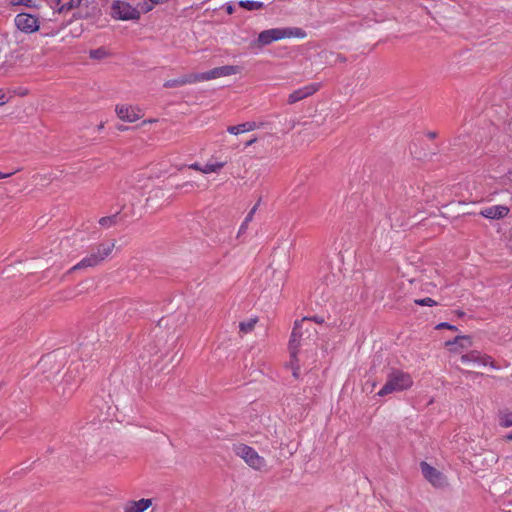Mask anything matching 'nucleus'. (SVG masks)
I'll list each match as a JSON object with an SVG mask.
<instances>
[{"instance_id":"412c9836","label":"nucleus","mask_w":512,"mask_h":512,"mask_svg":"<svg viewBox=\"0 0 512 512\" xmlns=\"http://www.w3.org/2000/svg\"><path fill=\"white\" fill-rule=\"evenodd\" d=\"M256 323H257L256 318H250L246 321H243L239 324L240 331L243 333H249L254 329Z\"/></svg>"},{"instance_id":"7ed1b4c3","label":"nucleus","mask_w":512,"mask_h":512,"mask_svg":"<svg viewBox=\"0 0 512 512\" xmlns=\"http://www.w3.org/2000/svg\"><path fill=\"white\" fill-rule=\"evenodd\" d=\"M413 385V379L407 372L394 369L388 375L386 383L378 391L379 396H386L394 392H401L409 389Z\"/></svg>"},{"instance_id":"393cba45","label":"nucleus","mask_w":512,"mask_h":512,"mask_svg":"<svg viewBox=\"0 0 512 512\" xmlns=\"http://www.w3.org/2000/svg\"><path fill=\"white\" fill-rule=\"evenodd\" d=\"M9 3H10L12 6H19V5H23V6H26V7H29V8L36 7V5H35V3L33 2V0H9Z\"/></svg>"},{"instance_id":"dca6fc26","label":"nucleus","mask_w":512,"mask_h":512,"mask_svg":"<svg viewBox=\"0 0 512 512\" xmlns=\"http://www.w3.org/2000/svg\"><path fill=\"white\" fill-rule=\"evenodd\" d=\"M196 83L195 74L191 73L188 75L181 76L176 79L167 80L164 83V87L166 88H174V87H181L187 84H194Z\"/></svg>"},{"instance_id":"9d476101","label":"nucleus","mask_w":512,"mask_h":512,"mask_svg":"<svg viewBox=\"0 0 512 512\" xmlns=\"http://www.w3.org/2000/svg\"><path fill=\"white\" fill-rule=\"evenodd\" d=\"M421 471L425 479L433 486L442 487L445 485L446 480L443 474L426 462L421 463Z\"/></svg>"},{"instance_id":"58836bf2","label":"nucleus","mask_w":512,"mask_h":512,"mask_svg":"<svg viewBox=\"0 0 512 512\" xmlns=\"http://www.w3.org/2000/svg\"><path fill=\"white\" fill-rule=\"evenodd\" d=\"M256 210H257V205H255V206H254V207L249 211V214H251V215H253V216H254V214H255Z\"/></svg>"},{"instance_id":"4be33fe9","label":"nucleus","mask_w":512,"mask_h":512,"mask_svg":"<svg viewBox=\"0 0 512 512\" xmlns=\"http://www.w3.org/2000/svg\"><path fill=\"white\" fill-rule=\"evenodd\" d=\"M499 424L503 427L512 426V412L502 411L499 415Z\"/></svg>"},{"instance_id":"72a5a7b5","label":"nucleus","mask_w":512,"mask_h":512,"mask_svg":"<svg viewBox=\"0 0 512 512\" xmlns=\"http://www.w3.org/2000/svg\"><path fill=\"white\" fill-rule=\"evenodd\" d=\"M253 217H254L253 215L248 213L244 219L245 225H249V223L252 221Z\"/></svg>"},{"instance_id":"f257e3e1","label":"nucleus","mask_w":512,"mask_h":512,"mask_svg":"<svg viewBox=\"0 0 512 512\" xmlns=\"http://www.w3.org/2000/svg\"><path fill=\"white\" fill-rule=\"evenodd\" d=\"M313 320L316 323H322L324 320L321 317L315 316L313 318H303L301 320H297L294 323V327L291 333L290 341H289V351L291 360L289 362L290 368L292 370V374L295 378L299 375L300 367L298 365V360L296 358L298 349L306 344V339L303 338V326L306 322Z\"/></svg>"},{"instance_id":"39448f33","label":"nucleus","mask_w":512,"mask_h":512,"mask_svg":"<svg viewBox=\"0 0 512 512\" xmlns=\"http://www.w3.org/2000/svg\"><path fill=\"white\" fill-rule=\"evenodd\" d=\"M233 450L250 468L260 471L266 467L265 459L252 447L240 443L234 445Z\"/></svg>"},{"instance_id":"f8f14e48","label":"nucleus","mask_w":512,"mask_h":512,"mask_svg":"<svg viewBox=\"0 0 512 512\" xmlns=\"http://www.w3.org/2000/svg\"><path fill=\"white\" fill-rule=\"evenodd\" d=\"M117 116L125 122H135L140 119L143 115L141 109L133 106H116Z\"/></svg>"},{"instance_id":"f3484780","label":"nucleus","mask_w":512,"mask_h":512,"mask_svg":"<svg viewBox=\"0 0 512 512\" xmlns=\"http://www.w3.org/2000/svg\"><path fill=\"white\" fill-rule=\"evenodd\" d=\"M258 127H259V125L256 122L249 121V122L241 123L238 125L229 126L227 128V132H229L232 135H238L241 133L253 131V130L257 129Z\"/></svg>"},{"instance_id":"b1692460","label":"nucleus","mask_w":512,"mask_h":512,"mask_svg":"<svg viewBox=\"0 0 512 512\" xmlns=\"http://www.w3.org/2000/svg\"><path fill=\"white\" fill-rule=\"evenodd\" d=\"M116 219H117L116 214L112 215V216H105V217L100 218L99 224L103 227L108 228L116 223Z\"/></svg>"},{"instance_id":"f03ea898","label":"nucleus","mask_w":512,"mask_h":512,"mask_svg":"<svg viewBox=\"0 0 512 512\" xmlns=\"http://www.w3.org/2000/svg\"><path fill=\"white\" fill-rule=\"evenodd\" d=\"M307 33L298 27L271 28L259 33L256 43L258 46H266L272 42L287 38L304 39Z\"/></svg>"},{"instance_id":"37998d69","label":"nucleus","mask_w":512,"mask_h":512,"mask_svg":"<svg viewBox=\"0 0 512 512\" xmlns=\"http://www.w3.org/2000/svg\"><path fill=\"white\" fill-rule=\"evenodd\" d=\"M125 129H126L125 127H122V126H120V127H119V130H122V131H123V130H125Z\"/></svg>"},{"instance_id":"20e7f679","label":"nucleus","mask_w":512,"mask_h":512,"mask_svg":"<svg viewBox=\"0 0 512 512\" xmlns=\"http://www.w3.org/2000/svg\"><path fill=\"white\" fill-rule=\"evenodd\" d=\"M115 247L114 242L103 243L97 247V251L91 253L89 256L83 258L80 262L74 265L69 272H73L79 269H84L88 267H94L98 265L101 261H103L106 257L110 255L112 250Z\"/></svg>"},{"instance_id":"c85d7f7f","label":"nucleus","mask_w":512,"mask_h":512,"mask_svg":"<svg viewBox=\"0 0 512 512\" xmlns=\"http://www.w3.org/2000/svg\"><path fill=\"white\" fill-rule=\"evenodd\" d=\"M48 6L58 13V8L61 7V0H45Z\"/></svg>"},{"instance_id":"423d86ee","label":"nucleus","mask_w":512,"mask_h":512,"mask_svg":"<svg viewBox=\"0 0 512 512\" xmlns=\"http://www.w3.org/2000/svg\"><path fill=\"white\" fill-rule=\"evenodd\" d=\"M110 15L115 20L134 21L140 19V10L124 0H114Z\"/></svg>"},{"instance_id":"2eb2a0df","label":"nucleus","mask_w":512,"mask_h":512,"mask_svg":"<svg viewBox=\"0 0 512 512\" xmlns=\"http://www.w3.org/2000/svg\"><path fill=\"white\" fill-rule=\"evenodd\" d=\"M472 340L469 336H457L452 341H447L446 346H451V351L459 353L463 349L471 347Z\"/></svg>"},{"instance_id":"9b49d317","label":"nucleus","mask_w":512,"mask_h":512,"mask_svg":"<svg viewBox=\"0 0 512 512\" xmlns=\"http://www.w3.org/2000/svg\"><path fill=\"white\" fill-rule=\"evenodd\" d=\"M319 89H320V84H318V83H311L309 85H306L299 89H296L292 93L289 94L288 103L294 104L296 102H299V101L313 95Z\"/></svg>"},{"instance_id":"a878e982","label":"nucleus","mask_w":512,"mask_h":512,"mask_svg":"<svg viewBox=\"0 0 512 512\" xmlns=\"http://www.w3.org/2000/svg\"><path fill=\"white\" fill-rule=\"evenodd\" d=\"M106 51L103 48H98L90 51V57L92 59H102L106 56Z\"/></svg>"},{"instance_id":"c756f323","label":"nucleus","mask_w":512,"mask_h":512,"mask_svg":"<svg viewBox=\"0 0 512 512\" xmlns=\"http://www.w3.org/2000/svg\"><path fill=\"white\" fill-rule=\"evenodd\" d=\"M62 29L61 28H58V29H53V30H50V31H46L45 28L43 29V32H42V36L44 37H54L56 36L60 30Z\"/></svg>"},{"instance_id":"c9c22d12","label":"nucleus","mask_w":512,"mask_h":512,"mask_svg":"<svg viewBox=\"0 0 512 512\" xmlns=\"http://www.w3.org/2000/svg\"><path fill=\"white\" fill-rule=\"evenodd\" d=\"M257 141V138H253L245 143V148L253 145Z\"/></svg>"},{"instance_id":"bb28decb","label":"nucleus","mask_w":512,"mask_h":512,"mask_svg":"<svg viewBox=\"0 0 512 512\" xmlns=\"http://www.w3.org/2000/svg\"><path fill=\"white\" fill-rule=\"evenodd\" d=\"M154 5L155 4H153L152 2H150V3L144 2V3H138L136 7L140 10V14H141L142 12H144V13L150 12L153 9Z\"/></svg>"},{"instance_id":"0eeeda50","label":"nucleus","mask_w":512,"mask_h":512,"mask_svg":"<svg viewBox=\"0 0 512 512\" xmlns=\"http://www.w3.org/2000/svg\"><path fill=\"white\" fill-rule=\"evenodd\" d=\"M14 24L19 31L25 34L35 33L40 29L38 18L30 13H18L14 18Z\"/></svg>"},{"instance_id":"ddd939ff","label":"nucleus","mask_w":512,"mask_h":512,"mask_svg":"<svg viewBox=\"0 0 512 512\" xmlns=\"http://www.w3.org/2000/svg\"><path fill=\"white\" fill-rule=\"evenodd\" d=\"M510 209L505 205H493L480 210L479 214L487 219H502L506 217Z\"/></svg>"},{"instance_id":"4468645a","label":"nucleus","mask_w":512,"mask_h":512,"mask_svg":"<svg viewBox=\"0 0 512 512\" xmlns=\"http://www.w3.org/2000/svg\"><path fill=\"white\" fill-rule=\"evenodd\" d=\"M152 505L151 499L128 501L124 504V512H144Z\"/></svg>"},{"instance_id":"a19ab883","label":"nucleus","mask_w":512,"mask_h":512,"mask_svg":"<svg viewBox=\"0 0 512 512\" xmlns=\"http://www.w3.org/2000/svg\"><path fill=\"white\" fill-rule=\"evenodd\" d=\"M227 12H228L229 14H232V13H233V8H232V6H230V5H229V6L227 7Z\"/></svg>"},{"instance_id":"ea45409f","label":"nucleus","mask_w":512,"mask_h":512,"mask_svg":"<svg viewBox=\"0 0 512 512\" xmlns=\"http://www.w3.org/2000/svg\"><path fill=\"white\" fill-rule=\"evenodd\" d=\"M73 17H74V18H81V17H83V15H82L80 12H75V13L73 14Z\"/></svg>"},{"instance_id":"7c9ffc66","label":"nucleus","mask_w":512,"mask_h":512,"mask_svg":"<svg viewBox=\"0 0 512 512\" xmlns=\"http://www.w3.org/2000/svg\"><path fill=\"white\" fill-rule=\"evenodd\" d=\"M451 329V330H456L457 327L454 326V325H451L449 323H446V322H442V323H439L437 326H436V329Z\"/></svg>"},{"instance_id":"aec40b11","label":"nucleus","mask_w":512,"mask_h":512,"mask_svg":"<svg viewBox=\"0 0 512 512\" xmlns=\"http://www.w3.org/2000/svg\"><path fill=\"white\" fill-rule=\"evenodd\" d=\"M239 6L248 10V11H254V10H260L264 7V3L260 1H254V0H241L239 1Z\"/></svg>"},{"instance_id":"2f4dec72","label":"nucleus","mask_w":512,"mask_h":512,"mask_svg":"<svg viewBox=\"0 0 512 512\" xmlns=\"http://www.w3.org/2000/svg\"><path fill=\"white\" fill-rule=\"evenodd\" d=\"M189 168L202 173L203 165H200L199 163H193L189 165Z\"/></svg>"},{"instance_id":"5701e85b","label":"nucleus","mask_w":512,"mask_h":512,"mask_svg":"<svg viewBox=\"0 0 512 512\" xmlns=\"http://www.w3.org/2000/svg\"><path fill=\"white\" fill-rule=\"evenodd\" d=\"M12 91L6 88H0V106L5 105L12 99Z\"/></svg>"},{"instance_id":"a211bd4d","label":"nucleus","mask_w":512,"mask_h":512,"mask_svg":"<svg viewBox=\"0 0 512 512\" xmlns=\"http://www.w3.org/2000/svg\"><path fill=\"white\" fill-rule=\"evenodd\" d=\"M83 3V0H69L68 2L61 5V7L58 8L59 14H65L69 11L75 10L79 8Z\"/></svg>"},{"instance_id":"473e14b6","label":"nucleus","mask_w":512,"mask_h":512,"mask_svg":"<svg viewBox=\"0 0 512 512\" xmlns=\"http://www.w3.org/2000/svg\"><path fill=\"white\" fill-rule=\"evenodd\" d=\"M248 225H245V222L243 221L240 228H239V231H238V237L245 233L246 229H247Z\"/></svg>"},{"instance_id":"79ce46f5","label":"nucleus","mask_w":512,"mask_h":512,"mask_svg":"<svg viewBox=\"0 0 512 512\" xmlns=\"http://www.w3.org/2000/svg\"><path fill=\"white\" fill-rule=\"evenodd\" d=\"M183 186H190L193 187V184L191 182H186Z\"/></svg>"},{"instance_id":"1a4fd4ad","label":"nucleus","mask_w":512,"mask_h":512,"mask_svg":"<svg viewBox=\"0 0 512 512\" xmlns=\"http://www.w3.org/2000/svg\"><path fill=\"white\" fill-rule=\"evenodd\" d=\"M461 361L464 364L473 363L478 366H490L492 369H499L497 365H495L492 358L486 354H482L479 351L473 350L467 354L461 356Z\"/></svg>"},{"instance_id":"f704fd0d","label":"nucleus","mask_w":512,"mask_h":512,"mask_svg":"<svg viewBox=\"0 0 512 512\" xmlns=\"http://www.w3.org/2000/svg\"><path fill=\"white\" fill-rule=\"evenodd\" d=\"M13 174H14V172H10V173H2V172H0V179L8 178V177H10Z\"/></svg>"},{"instance_id":"c03bdc74","label":"nucleus","mask_w":512,"mask_h":512,"mask_svg":"<svg viewBox=\"0 0 512 512\" xmlns=\"http://www.w3.org/2000/svg\"><path fill=\"white\" fill-rule=\"evenodd\" d=\"M508 439H512V434L507 436Z\"/></svg>"},{"instance_id":"4c0bfd02","label":"nucleus","mask_w":512,"mask_h":512,"mask_svg":"<svg viewBox=\"0 0 512 512\" xmlns=\"http://www.w3.org/2000/svg\"><path fill=\"white\" fill-rule=\"evenodd\" d=\"M27 92H28V91H27V89H20L17 93H18L19 95H21V96H24V95H26V94H27Z\"/></svg>"},{"instance_id":"cd10ccee","label":"nucleus","mask_w":512,"mask_h":512,"mask_svg":"<svg viewBox=\"0 0 512 512\" xmlns=\"http://www.w3.org/2000/svg\"><path fill=\"white\" fill-rule=\"evenodd\" d=\"M415 303L420 306H434L436 304V302L429 297L423 298V299H417V300H415Z\"/></svg>"},{"instance_id":"e433bc0d","label":"nucleus","mask_w":512,"mask_h":512,"mask_svg":"<svg viewBox=\"0 0 512 512\" xmlns=\"http://www.w3.org/2000/svg\"><path fill=\"white\" fill-rule=\"evenodd\" d=\"M153 4H163L166 3L168 0H149Z\"/></svg>"},{"instance_id":"6e6552de","label":"nucleus","mask_w":512,"mask_h":512,"mask_svg":"<svg viewBox=\"0 0 512 512\" xmlns=\"http://www.w3.org/2000/svg\"><path fill=\"white\" fill-rule=\"evenodd\" d=\"M238 72H239V68L237 66L225 65V66L213 68L207 72L194 73V74H195L196 83H198V82H204V81H209V80H213V79H217V78H221V77L234 75V74H237Z\"/></svg>"},{"instance_id":"6ab92c4d","label":"nucleus","mask_w":512,"mask_h":512,"mask_svg":"<svg viewBox=\"0 0 512 512\" xmlns=\"http://www.w3.org/2000/svg\"><path fill=\"white\" fill-rule=\"evenodd\" d=\"M225 162H208L205 165H203L202 173L203 174H210V173H217L219 172L224 166Z\"/></svg>"}]
</instances>
